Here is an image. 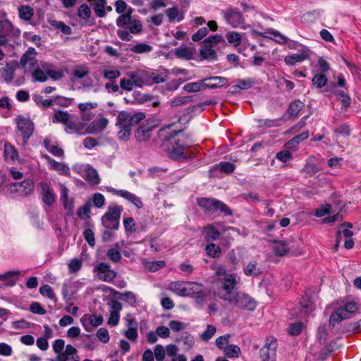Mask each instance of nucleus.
Wrapping results in <instances>:
<instances>
[{
    "label": "nucleus",
    "mask_w": 361,
    "mask_h": 361,
    "mask_svg": "<svg viewBox=\"0 0 361 361\" xmlns=\"http://www.w3.org/2000/svg\"><path fill=\"white\" fill-rule=\"evenodd\" d=\"M108 123L109 121L106 118L95 120L87 126L85 133L93 135L99 134L106 128Z\"/></svg>",
    "instance_id": "aec40b11"
},
{
    "label": "nucleus",
    "mask_w": 361,
    "mask_h": 361,
    "mask_svg": "<svg viewBox=\"0 0 361 361\" xmlns=\"http://www.w3.org/2000/svg\"><path fill=\"white\" fill-rule=\"evenodd\" d=\"M221 14L226 24L233 28L238 27L245 23V18L237 8L230 6L221 10Z\"/></svg>",
    "instance_id": "6e6552de"
},
{
    "label": "nucleus",
    "mask_w": 361,
    "mask_h": 361,
    "mask_svg": "<svg viewBox=\"0 0 361 361\" xmlns=\"http://www.w3.org/2000/svg\"><path fill=\"white\" fill-rule=\"evenodd\" d=\"M347 319L348 316H345V314L342 313V311L338 308L334 312L331 314L329 318V324L332 326H334L341 321Z\"/></svg>",
    "instance_id": "ea45409f"
},
{
    "label": "nucleus",
    "mask_w": 361,
    "mask_h": 361,
    "mask_svg": "<svg viewBox=\"0 0 361 361\" xmlns=\"http://www.w3.org/2000/svg\"><path fill=\"white\" fill-rule=\"evenodd\" d=\"M145 118V114L142 112L131 114L125 111H121L116 118L117 123H126L130 128L132 126L138 124Z\"/></svg>",
    "instance_id": "ddd939ff"
},
{
    "label": "nucleus",
    "mask_w": 361,
    "mask_h": 361,
    "mask_svg": "<svg viewBox=\"0 0 361 361\" xmlns=\"http://www.w3.org/2000/svg\"><path fill=\"white\" fill-rule=\"evenodd\" d=\"M152 50V47L146 43H139L130 48V51L136 54H147Z\"/></svg>",
    "instance_id": "49530a36"
},
{
    "label": "nucleus",
    "mask_w": 361,
    "mask_h": 361,
    "mask_svg": "<svg viewBox=\"0 0 361 361\" xmlns=\"http://www.w3.org/2000/svg\"><path fill=\"white\" fill-rule=\"evenodd\" d=\"M77 13L80 19L87 20L91 16V10L87 4H83L78 8Z\"/></svg>",
    "instance_id": "13d9d810"
},
{
    "label": "nucleus",
    "mask_w": 361,
    "mask_h": 361,
    "mask_svg": "<svg viewBox=\"0 0 361 361\" xmlns=\"http://www.w3.org/2000/svg\"><path fill=\"white\" fill-rule=\"evenodd\" d=\"M165 13L170 22H173L175 20L179 22L183 19V15L180 13L178 8L176 6L166 9Z\"/></svg>",
    "instance_id": "473e14b6"
},
{
    "label": "nucleus",
    "mask_w": 361,
    "mask_h": 361,
    "mask_svg": "<svg viewBox=\"0 0 361 361\" xmlns=\"http://www.w3.org/2000/svg\"><path fill=\"white\" fill-rule=\"evenodd\" d=\"M37 52L32 47H30L22 56L20 63L23 68L30 71L32 69L37 63L35 60Z\"/></svg>",
    "instance_id": "a211bd4d"
},
{
    "label": "nucleus",
    "mask_w": 361,
    "mask_h": 361,
    "mask_svg": "<svg viewBox=\"0 0 361 361\" xmlns=\"http://www.w3.org/2000/svg\"><path fill=\"white\" fill-rule=\"evenodd\" d=\"M71 115L65 111H57L52 116L53 123H61L63 125L71 118Z\"/></svg>",
    "instance_id": "72a5a7b5"
},
{
    "label": "nucleus",
    "mask_w": 361,
    "mask_h": 361,
    "mask_svg": "<svg viewBox=\"0 0 361 361\" xmlns=\"http://www.w3.org/2000/svg\"><path fill=\"white\" fill-rule=\"evenodd\" d=\"M289 47L295 49L298 47H300V48L298 49V53L290 56H286L284 58V62L288 66H293L296 63L302 62L307 59L310 56L311 51L306 46L294 43V46L290 45Z\"/></svg>",
    "instance_id": "9b49d317"
},
{
    "label": "nucleus",
    "mask_w": 361,
    "mask_h": 361,
    "mask_svg": "<svg viewBox=\"0 0 361 361\" xmlns=\"http://www.w3.org/2000/svg\"><path fill=\"white\" fill-rule=\"evenodd\" d=\"M120 130L118 133V137L121 140H128L130 136L131 128L126 123H117Z\"/></svg>",
    "instance_id": "4c0bfd02"
},
{
    "label": "nucleus",
    "mask_w": 361,
    "mask_h": 361,
    "mask_svg": "<svg viewBox=\"0 0 361 361\" xmlns=\"http://www.w3.org/2000/svg\"><path fill=\"white\" fill-rule=\"evenodd\" d=\"M195 48L193 46L181 45L173 50V54L180 59L189 61L193 59Z\"/></svg>",
    "instance_id": "6ab92c4d"
},
{
    "label": "nucleus",
    "mask_w": 361,
    "mask_h": 361,
    "mask_svg": "<svg viewBox=\"0 0 361 361\" xmlns=\"http://www.w3.org/2000/svg\"><path fill=\"white\" fill-rule=\"evenodd\" d=\"M274 250L276 255L283 256L288 252V247L284 242L276 241L274 243Z\"/></svg>",
    "instance_id": "bf43d9fd"
},
{
    "label": "nucleus",
    "mask_w": 361,
    "mask_h": 361,
    "mask_svg": "<svg viewBox=\"0 0 361 361\" xmlns=\"http://www.w3.org/2000/svg\"><path fill=\"white\" fill-rule=\"evenodd\" d=\"M73 283L71 281H66L63 284L62 295L66 300H71L73 296V291L71 290Z\"/></svg>",
    "instance_id": "864d4df0"
},
{
    "label": "nucleus",
    "mask_w": 361,
    "mask_h": 361,
    "mask_svg": "<svg viewBox=\"0 0 361 361\" xmlns=\"http://www.w3.org/2000/svg\"><path fill=\"white\" fill-rule=\"evenodd\" d=\"M217 281L221 283L224 292L220 298L225 300V298H231L235 293L234 289L240 283V279L237 274L232 273L226 275L224 278H219Z\"/></svg>",
    "instance_id": "423d86ee"
},
{
    "label": "nucleus",
    "mask_w": 361,
    "mask_h": 361,
    "mask_svg": "<svg viewBox=\"0 0 361 361\" xmlns=\"http://www.w3.org/2000/svg\"><path fill=\"white\" fill-rule=\"evenodd\" d=\"M39 293L49 298L50 300H56V296L52 288L49 285H43L39 288Z\"/></svg>",
    "instance_id": "338daca9"
},
{
    "label": "nucleus",
    "mask_w": 361,
    "mask_h": 361,
    "mask_svg": "<svg viewBox=\"0 0 361 361\" xmlns=\"http://www.w3.org/2000/svg\"><path fill=\"white\" fill-rule=\"evenodd\" d=\"M107 191L120 196L130 202H131L133 205H135L137 209H140L143 207V203L141 199L130 192L126 190H116L113 188L108 187L106 188Z\"/></svg>",
    "instance_id": "2eb2a0df"
},
{
    "label": "nucleus",
    "mask_w": 361,
    "mask_h": 361,
    "mask_svg": "<svg viewBox=\"0 0 361 361\" xmlns=\"http://www.w3.org/2000/svg\"><path fill=\"white\" fill-rule=\"evenodd\" d=\"M204 80L186 84L183 90L187 92H196L205 89Z\"/></svg>",
    "instance_id": "7c9ffc66"
},
{
    "label": "nucleus",
    "mask_w": 361,
    "mask_h": 361,
    "mask_svg": "<svg viewBox=\"0 0 361 361\" xmlns=\"http://www.w3.org/2000/svg\"><path fill=\"white\" fill-rule=\"evenodd\" d=\"M302 171L310 177L314 176L319 171V168L314 164L313 158L310 157L307 159Z\"/></svg>",
    "instance_id": "cd10ccee"
},
{
    "label": "nucleus",
    "mask_w": 361,
    "mask_h": 361,
    "mask_svg": "<svg viewBox=\"0 0 361 361\" xmlns=\"http://www.w3.org/2000/svg\"><path fill=\"white\" fill-rule=\"evenodd\" d=\"M118 298L131 306H135L137 302L136 295L131 291H126L123 293H118Z\"/></svg>",
    "instance_id": "a19ab883"
},
{
    "label": "nucleus",
    "mask_w": 361,
    "mask_h": 361,
    "mask_svg": "<svg viewBox=\"0 0 361 361\" xmlns=\"http://www.w3.org/2000/svg\"><path fill=\"white\" fill-rule=\"evenodd\" d=\"M197 202L198 206L205 212L214 214L219 211L224 216H229L232 214L228 206L219 200L202 197L198 198Z\"/></svg>",
    "instance_id": "7ed1b4c3"
},
{
    "label": "nucleus",
    "mask_w": 361,
    "mask_h": 361,
    "mask_svg": "<svg viewBox=\"0 0 361 361\" xmlns=\"http://www.w3.org/2000/svg\"><path fill=\"white\" fill-rule=\"evenodd\" d=\"M18 15L21 20L29 21L32 19L34 15L33 8L30 6L23 5L18 7Z\"/></svg>",
    "instance_id": "bb28decb"
},
{
    "label": "nucleus",
    "mask_w": 361,
    "mask_h": 361,
    "mask_svg": "<svg viewBox=\"0 0 361 361\" xmlns=\"http://www.w3.org/2000/svg\"><path fill=\"white\" fill-rule=\"evenodd\" d=\"M225 300L238 308L249 311H253L256 307L255 300L244 293L236 292L231 298H225Z\"/></svg>",
    "instance_id": "0eeeda50"
},
{
    "label": "nucleus",
    "mask_w": 361,
    "mask_h": 361,
    "mask_svg": "<svg viewBox=\"0 0 361 361\" xmlns=\"http://www.w3.org/2000/svg\"><path fill=\"white\" fill-rule=\"evenodd\" d=\"M122 211L121 206L117 204L109 206L106 212L102 217V225L107 229L117 230Z\"/></svg>",
    "instance_id": "20e7f679"
},
{
    "label": "nucleus",
    "mask_w": 361,
    "mask_h": 361,
    "mask_svg": "<svg viewBox=\"0 0 361 361\" xmlns=\"http://www.w3.org/2000/svg\"><path fill=\"white\" fill-rule=\"evenodd\" d=\"M90 73L89 68L84 65L75 66L73 70V75L78 79H82Z\"/></svg>",
    "instance_id": "79ce46f5"
},
{
    "label": "nucleus",
    "mask_w": 361,
    "mask_h": 361,
    "mask_svg": "<svg viewBox=\"0 0 361 361\" xmlns=\"http://www.w3.org/2000/svg\"><path fill=\"white\" fill-rule=\"evenodd\" d=\"M224 354L229 358L238 357L240 354V349L235 345H228L224 350Z\"/></svg>",
    "instance_id": "8fccbe9b"
},
{
    "label": "nucleus",
    "mask_w": 361,
    "mask_h": 361,
    "mask_svg": "<svg viewBox=\"0 0 361 361\" xmlns=\"http://www.w3.org/2000/svg\"><path fill=\"white\" fill-rule=\"evenodd\" d=\"M303 106L304 104L300 101H294L290 104L287 110V114L289 117H296Z\"/></svg>",
    "instance_id": "2f4dec72"
},
{
    "label": "nucleus",
    "mask_w": 361,
    "mask_h": 361,
    "mask_svg": "<svg viewBox=\"0 0 361 361\" xmlns=\"http://www.w3.org/2000/svg\"><path fill=\"white\" fill-rule=\"evenodd\" d=\"M18 136L21 137V145L25 146L34 131V123L29 118L23 116H18L15 119Z\"/></svg>",
    "instance_id": "39448f33"
},
{
    "label": "nucleus",
    "mask_w": 361,
    "mask_h": 361,
    "mask_svg": "<svg viewBox=\"0 0 361 361\" xmlns=\"http://www.w3.org/2000/svg\"><path fill=\"white\" fill-rule=\"evenodd\" d=\"M205 238L207 241H212L218 239L220 236V232L212 226H207L204 228Z\"/></svg>",
    "instance_id": "a18cd8bd"
},
{
    "label": "nucleus",
    "mask_w": 361,
    "mask_h": 361,
    "mask_svg": "<svg viewBox=\"0 0 361 361\" xmlns=\"http://www.w3.org/2000/svg\"><path fill=\"white\" fill-rule=\"evenodd\" d=\"M133 9L131 8H128V11L125 13H122L117 19H116V25L118 27H123L130 23L131 20V13Z\"/></svg>",
    "instance_id": "f704fd0d"
},
{
    "label": "nucleus",
    "mask_w": 361,
    "mask_h": 361,
    "mask_svg": "<svg viewBox=\"0 0 361 361\" xmlns=\"http://www.w3.org/2000/svg\"><path fill=\"white\" fill-rule=\"evenodd\" d=\"M312 85L316 88H322L327 83V78L324 74H316L312 80Z\"/></svg>",
    "instance_id": "603ef678"
},
{
    "label": "nucleus",
    "mask_w": 361,
    "mask_h": 361,
    "mask_svg": "<svg viewBox=\"0 0 361 361\" xmlns=\"http://www.w3.org/2000/svg\"><path fill=\"white\" fill-rule=\"evenodd\" d=\"M4 158L6 160L14 161L18 159V153L16 148L11 143L4 145Z\"/></svg>",
    "instance_id": "c756f323"
},
{
    "label": "nucleus",
    "mask_w": 361,
    "mask_h": 361,
    "mask_svg": "<svg viewBox=\"0 0 361 361\" xmlns=\"http://www.w3.org/2000/svg\"><path fill=\"white\" fill-rule=\"evenodd\" d=\"M342 311V313L348 316V319L350 317V315L356 312L358 310L357 304L354 301L348 302L345 304L343 307L338 308Z\"/></svg>",
    "instance_id": "e433bc0d"
},
{
    "label": "nucleus",
    "mask_w": 361,
    "mask_h": 361,
    "mask_svg": "<svg viewBox=\"0 0 361 361\" xmlns=\"http://www.w3.org/2000/svg\"><path fill=\"white\" fill-rule=\"evenodd\" d=\"M42 157L47 160L49 164V169L58 171L60 174L69 176L70 169L69 167L62 163L57 162L47 154H42Z\"/></svg>",
    "instance_id": "412c9836"
},
{
    "label": "nucleus",
    "mask_w": 361,
    "mask_h": 361,
    "mask_svg": "<svg viewBox=\"0 0 361 361\" xmlns=\"http://www.w3.org/2000/svg\"><path fill=\"white\" fill-rule=\"evenodd\" d=\"M34 189V183L30 179L15 183L11 185V190L19 193L20 195L27 196L31 194Z\"/></svg>",
    "instance_id": "f3484780"
},
{
    "label": "nucleus",
    "mask_w": 361,
    "mask_h": 361,
    "mask_svg": "<svg viewBox=\"0 0 361 361\" xmlns=\"http://www.w3.org/2000/svg\"><path fill=\"white\" fill-rule=\"evenodd\" d=\"M186 281H172L169 284L168 289L179 296H187Z\"/></svg>",
    "instance_id": "b1692460"
},
{
    "label": "nucleus",
    "mask_w": 361,
    "mask_h": 361,
    "mask_svg": "<svg viewBox=\"0 0 361 361\" xmlns=\"http://www.w3.org/2000/svg\"><path fill=\"white\" fill-rule=\"evenodd\" d=\"M73 170L92 185H97L100 183L97 170L89 164L76 165L73 167Z\"/></svg>",
    "instance_id": "1a4fd4ad"
},
{
    "label": "nucleus",
    "mask_w": 361,
    "mask_h": 361,
    "mask_svg": "<svg viewBox=\"0 0 361 361\" xmlns=\"http://www.w3.org/2000/svg\"><path fill=\"white\" fill-rule=\"evenodd\" d=\"M84 329L90 332L92 327H97L102 324L103 317L100 314H88L83 315L80 319Z\"/></svg>",
    "instance_id": "dca6fc26"
},
{
    "label": "nucleus",
    "mask_w": 361,
    "mask_h": 361,
    "mask_svg": "<svg viewBox=\"0 0 361 361\" xmlns=\"http://www.w3.org/2000/svg\"><path fill=\"white\" fill-rule=\"evenodd\" d=\"M309 137V133L307 131L303 132L300 135H298L290 140L286 144V146L287 147H293L295 145H298L301 142L305 140Z\"/></svg>",
    "instance_id": "c03bdc74"
},
{
    "label": "nucleus",
    "mask_w": 361,
    "mask_h": 361,
    "mask_svg": "<svg viewBox=\"0 0 361 361\" xmlns=\"http://www.w3.org/2000/svg\"><path fill=\"white\" fill-rule=\"evenodd\" d=\"M277 346V340L275 338H267L265 345L259 351L262 361H276Z\"/></svg>",
    "instance_id": "9d476101"
},
{
    "label": "nucleus",
    "mask_w": 361,
    "mask_h": 361,
    "mask_svg": "<svg viewBox=\"0 0 361 361\" xmlns=\"http://www.w3.org/2000/svg\"><path fill=\"white\" fill-rule=\"evenodd\" d=\"M37 190L39 192L42 202L47 206H51L56 200V195L51 185L47 182H39Z\"/></svg>",
    "instance_id": "f8f14e48"
},
{
    "label": "nucleus",
    "mask_w": 361,
    "mask_h": 361,
    "mask_svg": "<svg viewBox=\"0 0 361 361\" xmlns=\"http://www.w3.org/2000/svg\"><path fill=\"white\" fill-rule=\"evenodd\" d=\"M35 81L44 82L48 80V75L40 68H37L32 73Z\"/></svg>",
    "instance_id": "680f3d73"
},
{
    "label": "nucleus",
    "mask_w": 361,
    "mask_h": 361,
    "mask_svg": "<svg viewBox=\"0 0 361 361\" xmlns=\"http://www.w3.org/2000/svg\"><path fill=\"white\" fill-rule=\"evenodd\" d=\"M21 31L8 19L0 20V46L12 47L20 37Z\"/></svg>",
    "instance_id": "f03ea898"
},
{
    "label": "nucleus",
    "mask_w": 361,
    "mask_h": 361,
    "mask_svg": "<svg viewBox=\"0 0 361 361\" xmlns=\"http://www.w3.org/2000/svg\"><path fill=\"white\" fill-rule=\"evenodd\" d=\"M167 76L168 72L166 69L162 70L161 72L153 71L149 75L152 80L157 84L165 82Z\"/></svg>",
    "instance_id": "c9c22d12"
},
{
    "label": "nucleus",
    "mask_w": 361,
    "mask_h": 361,
    "mask_svg": "<svg viewBox=\"0 0 361 361\" xmlns=\"http://www.w3.org/2000/svg\"><path fill=\"white\" fill-rule=\"evenodd\" d=\"M207 254L213 258L219 257L221 253V249L214 243H210L205 248Z\"/></svg>",
    "instance_id": "6e6d98bb"
},
{
    "label": "nucleus",
    "mask_w": 361,
    "mask_h": 361,
    "mask_svg": "<svg viewBox=\"0 0 361 361\" xmlns=\"http://www.w3.org/2000/svg\"><path fill=\"white\" fill-rule=\"evenodd\" d=\"M64 126L66 127V131L68 133H76L78 134H82L80 132L82 129L80 126L72 120V116H71V118L68 120L67 123L64 124Z\"/></svg>",
    "instance_id": "09e8293b"
},
{
    "label": "nucleus",
    "mask_w": 361,
    "mask_h": 361,
    "mask_svg": "<svg viewBox=\"0 0 361 361\" xmlns=\"http://www.w3.org/2000/svg\"><path fill=\"white\" fill-rule=\"evenodd\" d=\"M169 328L174 332H179L187 328L188 324L177 320H171L169 323Z\"/></svg>",
    "instance_id": "0e129e2a"
},
{
    "label": "nucleus",
    "mask_w": 361,
    "mask_h": 361,
    "mask_svg": "<svg viewBox=\"0 0 361 361\" xmlns=\"http://www.w3.org/2000/svg\"><path fill=\"white\" fill-rule=\"evenodd\" d=\"M187 296L195 294H201L203 292V286L202 283L197 282L186 281Z\"/></svg>",
    "instance_id": "c85d7f7f"
},
{
    "label": "nucleus",
    "mask_w": 361,
    "mask_h": 361,
    "mask_svg": "<svg viewBox=\"0 0 361 361\" xmlns=\"http://www.w3.org/2000/svg\"><path fill=\"white\" fill-rule=\"evenodd\" d=\"M205 87L214 89L224 86L228 84V79L226 78L214 76L204 79Z\"/></svg>",
    "instance_id": "4be33fe9"
},
{
    "label": "nucleus",
    "mask_w": 361,
    "mask_h": 361,
    "mask_svg": "<svg viewBox=\"0 0 361 361\" xmlns=\"http://www.w3.org/2000/svg\"><path fill=\"white\" fill-rule=\"evenodd\" d=\"M106 256L114 263H117L121 259V255L116 248H111L106 252Z\"/></svg>",
    "instance_id": "774afa93"
},
{
    "label": "nucleus",
    "mask_w": 361,
    "mask_h": 361,
    "mask_svg": "<svg viewBox=\"0 0 361 361\" xmlns=\"http://www.w3.org/2000/svg\"><path fill=\"white\" fill-rule=\"evenodd\" d=\"M235 166L233 164L228 161H221L214 166V169L221 172L230 173L233 172Z\"/></svg>",
    "instance_id": "de8ad7c7"
},
{
    "label": "nucleus",
    "mask_w": 361,
    "mask_h": 361,
    "mask_svg": "<svg viewBox=\"0 0 361 361\" xmlns=\"http://www.w3.org/2000/svg\"><path fill=\"white\" fill-rule=\"evenodd\" d=\"M128 76L130 78L134 87H142L146 82L148 75L144 71L130 72Z\"/></svg>",
    "instance_id": "5701e85b"
},
{
    "label": "nucleus",
    "mask_w": 361,
    "mask_h": 361,
    "mask_svg": "<svg viewBox=\"0 0 361 361\" xmlns=\"http://www.w3.org/2000/svg\"><path fill=\"white\" fill-rule=\"evenodd\" d=\"M171 126L166 128H163L159 130V136L164 139L162 144L163 148L167 152L170 158L173 159H179L185 158L184 152L185 146L181 142V140L178 137V135L181 133V131H173L169 136L166 135L167 130H169Z\"/></svg>",
    "instance_id": "f257e3e1"
},
{
    "label": "nucleus",
    "mask_w": 361,
    "mask_h": 361,
    "mask_svg": "<svg viewBox=\"0 0 361 361\" xmlns=\"http://www.w3.org/2000/svg\"><path fill=\"white\" fill-rule=\"evenodd\" d=\"M338 99L341 102L343 108L347 109L350 106L351 101L349 95L343 90H337L334 92Z\"/></svg>",
    "instance_id": "37998d69"
},
{
    "label": "nucleus",
    "mask_w": 361,
    "mask_h": 361,
    "mask_svg": "<svg viewBox=\"0 0 361 361\" xmlns=\"http://www.w3.org/2000/svg\"><path fill=\"white\" fill-rule=\"evenodd\" d=\"M94 272L99 280L105 282H111L116 278L117 274L111 269L109 264L104 262L99 263L94 268Z\"/></svg>",
    "instance_id": "4468645a"
},
{
    "label": "nucleus",
    "mask_w": 361,
    "mask_h": 361,
    "mask_svg": "<svg viewBox=\"0 0 361 361\" xmlns=\"http://www.w3.org/2000/svg\"><path fill=\"white\" fill-rule=\"evenodd\" d=\"M82 260L81 259H78V258L71 259L68 264L69 271L71 273L78 272V271L80 270V269L82 267Z\"/></svg>",
    "instance_id": "052dcab7"
},
{
    "label": "nucleus",
    "mask_w": 361,
    "mask_h": 361,
    "mask_svg": "<svg viewBox=\"0 0 361 361\" xmlns=\"http://www.w3.org/2000/svg\"><path fill=\"white\" fill-rule=\"evenodd\" d=\"M19 274L18 271L16 272H8L4 275L0 276V279L4 281V284L6 286H13L16 282L15 278Z\"/></svg>",
    "instance_id": "5fc2aeb1"
},
{
    "label": "nucleus",
    "mask_w": 361,
    "mask_h": 361,
    "mask_svg": "<svg viewBox=\"0 0 361 361\" xmlns=\"http://www.w3.org/2000/svg\"><path fill=\"white\" fill-rule=\"evenodd\" d=\"M166 263L164 261H157V262H144V267L146 269L152 272H155L159 269L165 267Z\"/></svg>",
    "instance_id": "3c124183"
},
{
    "label": "nucleus",
    "mask_w": 361,
    "mask_h": 361,
    "mask_svg": "<svg viewBox=\"0 0 361 361\" xmlns=\"http://www.w3.org/2000/svg\"><path fill=\"white\" fill-rule=\"evenodd\" d=\"M226 38L229 44H233L234 47H238L241 43L242 36L240 33L232 31L228 32L226 34Z\"/></svg>",
    "instance_id": "58836bf2"
},
{
    "label": "nucleus",
    "mask_w": 361,
    "mask_h": 361,
    "mask_svg": "<svg viewBox=\"0 0 361 361\" xmlns=\"http://www.w3.org/2000/svg\"><path fill=\"white\" fill-rule=\"evenodd\" d=\"M222 40V37L219 35H214L208 37L203 41V44L204 47H213L216 46L217 44L221 42Z\"/></svg>",
    "instance_id": "4d7b16f0"
},
{
    "label": "nucleus",
    "mask_w": 361,
    "mask_h": 361,
    "mask_svg": "<svg viewBox=\"0 0 361 361\" xmlns=\"http://www.w3.org/2000/svg\"><path fill=\"white\" fill-rule=\"evenodd\" d=\"M1 75L5 81L11 82L14 78V71L12 66L7 63L2 71Z\"/></svg>",
    "instance_id": "69168bd1"
},
{
    "label": "nucleus",
    "mask_w": 361,
    "mask_h": 361,
    "mask_svg": "<svg viewBox=\"0 0 361 361\" xmlns=\"http://www.w3.org/2000/svg\"><path fill=\"white\" fill-rule=\"evenodd\" d=\"M243 273L246 276L256 277L259 276L262 271L260 267H258L257 262L252 261L243 269Z\"/></svg>",
    "instance_id": "a878e982"
},
{
    "label": "nucleus",
    "mask_w": 361,
    "mask_h": 361,
    "mask_svg": "<svg viewBox=\"0 0 361 361\" xmlns=\"http://www.w3.org/2000/svg\"><path fill=\"white\" fill-rule=\"evenodd\" d=\"M200 54L203 59L214 60L216 59V51L210 47H204L200 50Z\"/></svg>",
    "instance_id": "e2e57ef3"
},
{
    "label": "nucleus",
    "mask_w": 361,
    "mask_h": 361,
    "mask_svg": "<svg viewBox=\"0 0 361 361\" xmlns=\"http://www.w3.org/2000/svg\"><path fill=\"white\" fill-rule=\"evenodd\" d=\"M151 131V127L140 126L135 133V137L137 142H145L150 137Z\"/></svg>",
    "instance_id": "393cba45"
}]
</instances>
